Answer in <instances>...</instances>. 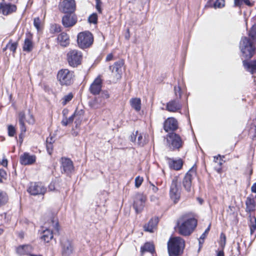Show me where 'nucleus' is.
<instances>
[{
	"mask_svg": "<svg viewBox=\"0 0 256 256\" xmlns=\"http://www.w3.org/2000/svg\"><path fill=\"white\" fill-rule=\"evenodd\" d=\"M197 226V220L194 218L184 216L177 222L178 233L183 236H188Z\"/></svg>",
	"mask_w": 256,
	"mask_h": 256,
	"instance_id": "nucleus-1",
	"label": "nucleus"
},
{
	"mask_svg": "<svg viewBox=\"0 0 256 256\" xmlns=\"http://www.w3.org/2000/svg\"><path fill=\"white\" fill-rule=\"evenodd\" d=\"M184 240L180 237L172 238L168 242L169 256H180L184 252Z\"/></svg>",
	"mask_w": 256,
	"mask_h": 256,
	"instance_id": "nucleus-2",
	"label": "nucleus"
},
{
	"mask_svg": "<svg viewBox=\"0 0 256 256\" xmlns=\"http://www.w3.org/2000/svg\"><path fill=\"white\" fill-rule=\"evenodd\" d=\"M240 48L242 56L246 60L251 58L254 56L256 48L252 40L248 38L244 37L240 42Z\"/></svg>",
	"mask_w": 256,
	"mask_h": 256,
	"instance_id": "nucleus-3",
	"label": "nucleus"
},
{
	"mask_svg": "<svg viewBox=\"0 0 256 256\" xmlns=\"http://www.w3.org/2000/svg\"><path fill=\"white\" fill-rule=\"evenodd\" d=\"M74 72L66 68L60 70L57 74V79L62 86L71 85L74 82Z\"/></svg>",
	"mask_w": 256,
	"mask_h": 256,
	"instance_id": "nucleus-4",
	"label": "nucleus"
},
{
	"mask_svg": "<svg viewBox=\"0 0 256 256\" xmlns=\"http://www.w3.org/2000/svg\"><path fill=\"white\" fill-rule=\"evenodd\" d=\"M60 246L61 256H72L74 252V244L70 239L62 238L60 242Z\"/></svg>",
	"mask_w": 256,
	"mask_h": 256,
	"instance_id": "nucleus-5",
	"label": "nucleus"
},
{
	"mask_svg": "<svg viewBox=\"0 0 256 256\" xmlns=\"http://www.w3.org/2000/svg\"><path fill=\"white\" fill-rule=\"evenodd\" d=\"M166 140L168 147L172 150H179L184 144L180 136L174 132H169L167 134Z\"/></svg>",
	"mask_w": 256,
	"mask_h": 256,
	"instance_id": "nucleus-6",
	"label": "nucleus"
},
{
	"mask_svg": "<svg viewBox=\"0 0 256 256\" xmlns=\"http://www.w3.org/2000/svg\"><path fill=\"white\" fill-rule=\"evenodd\" d=\"M94 37L92 34L88 31L79 33L77 36L78 46L84 49L90 47L93 43Z\"/></svg>",
	"mask_w": 256,
	"mask_h": 256,
	"instance_id": "nucleus-7",
	"label": "nucleus"
},
{
	"mask_svg": "<svg viewBox=\"0 0 256 256\" xmlns=\"http://www.w3.org/2000/svg\"><path fill=\"white\" fill-rule=\"evenodd\" d=\"M68 64L73 68L77 67L81 64L82 55L81 52L73 50L69 51L66 54Z\"/></svg>",
	"mask_w": 256,
	"mask_h": 256,
	"instance_id": "nucleus-8",
	"label": "nucleus"
},
{
	"mask_svg": "<svg viewBox=\"0 0 256 256\" xmlns=\"http://www.w3.org/2000/svg\"><path fill=\"white\" fill-rule=\"evenodd\" d=\"M28 192L33 196L44 195L46 192V188L42 182H31L28 189Z\"/></svg>",
	"mask_w": 256,
	"mask_h": 256,
	"instance_id": "nucleus-9",
	"label": "nucleus"
},
{
	"mask_svg": "<svg viewBox=\"0 0 256 256\" xmlns=\"http://www.w3.org/2000/svg\"><path fill=\"white\" fill-rule=\"evenodd\" d=\"M146 200V196L142 194L137 193L134 196V198L133 207L137 214L143 210Z\"/></svg>",
	"mask_w": 256,
	"mask_h": 256,
	"instance_id": "nucleus-10",
	"label": "nucleus"
},
{
	"mask_svg": "<svg viewBox=\"0 0 256 256\" xmlns=\"http://www.w3.org/2000/svg\"><path fill=\"white\" fill-rule=\"evenodd\" d=\"M170 196L171 200L174 204L177 203L180 198V190L178 186L176 179H174L172 181L170 187Z\"/></svg>",
	"mask_w": 256,
	"mask_h": 256,
	"instance_id": "nucleus-11",
	"label": "nucleus"
},
{
	"mask_svg": "<svg viewBox=\"0 0 256 256\" xmlns=\"http://www.w3.org/2000/svg\"><path fill=\"white\" fill-rule=\"evenodd\" d=\"M25 122L31 124H34V118L30 110H28V118L27 120H26V115L24 112H20L18 114V123L20 126V130L22 132H26Z\"/></svg>",
	"mask_w": 256,
	"mask_h": 256,
	"instance_id": "nucleus-12",
	"label": "nucleus"
},
{
	"mask_svg": "<svg viewBox=\"0 0 256 256\" xmlns=\"http://www.w3.org/2000/svg\"><path fill=\"white\" fill-rule=\"evenodd\" d=\"M76 6L74 0H63L59 5L60 10L65 14L74 13Z\"/></svg>",
	"mask_w": 256,
	"mask_h": 256,
	"instance_id": "nucleus-13",
	"label": "nucleus"
},
{
	"mask_svg": "<svg viewBox=\"0 0 256 256\" xmlns=\"http://www.w3.org/2000/svg\"><path fill=\"white\" fill-rule=\"evenodd\" d=\"M102 80L100 76H98L90 84L89 88V91L93 95L96 96L100 94L102 91Z\"/></svg>",
	"mask_w": 256,
	"mask_h": 256,
	"instance_id": "nucleus-14",
	"label": "nucleus"
},
{
	"mask_svg": "<svg viewBox=\"0 0 256 256\" xmlns=\"http://www.w3.org/2000/svg\"><path fill=\"white\" fill-rule=\"evenodd\" d=\"M196 172V170L192 168L187 172L183 179L182 186L187 192H190L191 190L192 180Z\"/></svg>",
	"mask_w": 256,
	"mask_h": 256,
	"instance_id": "nucleus-15",
	"label": "nucleus"
},
{
	"mask_svg": "<svg viewBox=\"0 0 256 256\" xmlns=\"http://www.w3.org/2000/svg\"><path fill=\"white\" fill-rule=\"evenodd\" d=\"M60 162L62 173L66 174L68 175L72 173L74 170L72 160L68 158H62Z\"/></svg>",
	"mask_w": 256,
	"mask_h": 256,
	"instance_id": "nucleus-16",
	"label": "nucleus"
},
{
	"mask_svg": "<svg viewBox=\"0 0 256 256\" xmlns=\"http://www.w3.org/2000/svg\"><path fill=\"white\" fill-rule=\"evenodd\" d=\"M77 22V17L74 13L66 14L62 18V24L65 28L74 26Z\"/></svg>",
	"mask_w": 256,
	"mask_h": 256,
	"instance_id": "nucleus-17",
	"label": "nucleus"
},
{
	"mask_svg": "<svg viewBox=\"0 0 256 256\" xmlns=\"http://www.w3.org/2000/svg\"><path fill=\"white\" fill-rule=\"evenodd\" d=\"M178 128V121L174 118H169L164 122V129L166 132H174V131L176 130Z\"/></svg>",
	"mask_w": 256,
	"mask_h": 256,
	"instance_id": "nucleus-18",
	"label": "nucleus"
},
{
	"mask_svg": "<svg viewBox=\"0 0 256 256\" xmlns=\"http://www.w3.org/2000/svg\"><path fill=\"white\" fill-rule=\"evenodd\" d=\"M16 10V5L10 3H0V13L4 16H7L15 12Z\"/></svg>",
	"mask_w": 256,
	"mask_h": 256,
	"instance_id": "nucleus-19",
	"label": "nucleus"
},
{
	"mask_svg": "<svg viewBox=\"0 0 256 256\" xmlns=\"http://www.w3.org/2000/svg\"><path fill=\"white\" fill-rule=\"evenodd\" d=\"M179 98L172 100L166 104V110L170 112H176L182 109V105Z\"/></svg>",
	"mask_w": 256,
	"mask_h": 256,
	"instance_id": "nucleus-20",
	"label": "nucleus"
},
{
	"mask_svg": "<svg viewBox=\"0 0 256 256\" xmlns=\"http://www.w3.org/2000/svg\"><path fill=\"white\" fill-rule=\"evenodd\" d=\"M124 64L122 60H118L114 63L112 66H109L110 70L114 73L117 79H120L121 78L122 74V67Z\"/></svg>",
	"mask_w": 256,
	"mask_h": 256,
	"instance_id": "nucleus-21",
	"label": "nucleus"
},
{
	"mask_svg": "<svg viewBox=\"0 0 256 256\" xmlns=\"http://www.w3.org/2000/svg\"><path fill=\"white\" fill-rule=\"evenodd\" d=\"M33 46L32 34L30 32H27L26 34V38L22 46V50L24 52H29L32 50Z\"/></svg>",
	"mask_w": 256,
	"mask_h": 256,
	"instance_id": "nucleus-22",
	"label": "nucleus"
},
{
	"mask_svg": "<svg viewBox=\"0 0 256 256\" xmlns=\"http://www.w3.org/2000/svg\"><path fill=\"white\" fill-rule=\"evenodd\" d=\"M36 160L34 155H30L28 152H24L20 156V161L22 165H30L34 164Z\"/></svg>",
	"mask_w": 256,
	"mask_h": 256,
	"instance_id": "nucleus-23",
	"label": "nucleus"
},
{
	"mask_svg": "<svg viewBox=\"0 0 256 256\" xmlns=\"http://www.w3.org/2000/svg\"><path fill=\"white\" fill-rule=\"evenodd\" d=\"M168 160V164L170 168L176 170H180L183 166V162L182 159L174 160L169 158H166Z\"/></svg>",
	"mask_w": 256,
	"mask_h": 256,
	"instance_id": "nucleus-24",
	"label": "nucleus"
},
{
	"mask_svg": "<svg viewBox=\"0 0 256 256\" xmlns=\"http://www.w3.org/2000/svg\"><path fill=\"white\" fill-rule=\"evenodd\" d=\"M158 222V217L152 218L144 226V230L146 232H153L154 230L156 228Z\"/></svg>",
	"mask_w": 256,
	"mask_h": 256,
	"instance_id": "nucleus-25",
	"label": "nucleus"
},
{
	"mask_svg": "<svg viewBox=\"0 0 256 256\" xmlns=\"http://www.w3.org/2000/svg\"><path fill=\"white\" fill-rule=\"evenodd\" d=\"M243 66L247 71L252 74L256 73V60H252L249 62L244 60L242 62Z\"/></svg>",
	"mask_w": 256,
	"mask_h": 256,
	"instance_id": "nucleus-26",
	"label": "nucleus"
},
{
	"mask_svg": "<svg viewBox=\"0 0 256 256\" xmlns=\"http://www.w3.org/2000/svg\"><path fill=\"white\" fill-rule=\"evenodd\" d=\"M58 42L62 46L66 47L70 44V38L68 34L66 32H62L57 38Z\"/></svg>",
	"mask_w": 256,
	"mask_h": 256,
	"instance_id": "nucleus-27",
	"label": "nucleus"
},
{
	"mask_svg": "<svg viewBox=\"0 0 256 256\" xmlns=\"http://www.w3.org/2000/svg\"><path fill=\"white\" fill-rule=\"evenodd\" d=\"M104 103L105 102L98 96L89 101L88 105L92 108L97 109L100 108Z\"/></svg>",
	"mask_w": 256,
	"mask_h": 256,
	"instance_id": "nucleus-28",
	"label": "nucleus"
},
{
	"mask_svg": "<svg viewBox=\"0 0 256 256\" xmlns=\"http://www.w3.org/2000/svg\"><path fill=\"white\" fill-rule=\"evenodd\" d=\"M84 114V110L82 109L76 108L74 113V116L76 127L78 128L80 124Z\"/></svg>",
	"mask_w": 256,
	"mask_h": 256,
	"instance_id": "nucleus-29",
	"label": "nucleus"
},
{
	"mask_svg": "<svg viewBox=\"0 0 256 256\" xmlns=\"http://www.w3.org/2000/svg\"><path fill=\"white\" fill-rule=\"evenodd\" d=\"M246 212L250 214L256 210L255 200L254 198L248 197L246 201Z\"/></svg>",
	"mask_w": 256,
	"mask_h": 256,
	"instance_id": "nucleus-30",
	"label": "nucleus"
},
{
	"mask_svg": "<svg viewBox=\"0 0 256 256\" xmlns=\"http://www.w3.org/2000/svg\"><path fill=\"white\" fill-rule=\"evenodd\" d=\"M146 252H149L152 254L155 252L154 246L152 243L146 242L144 246H141L140 252L142 254Z\"/></svg>",
	"mask_w": 256,
	"mask_h": 256,
	"instance_id": "nucleus-31",
	"label": "nucleus"
},
{
	"mask_svg": "<svg viewBox=\"0 0 256 256\" xmlns=\"http://www.w3.org/2000/svg\"><path fill=\"white\" fill-rule=\"evenodd\" d=\"M54 237L53 232L49 228L42 230L41 238L46 242H48Z\"/></svg>",
	"mask_w": 256,
	"mask_h": 256,
	"instance_id": "nucleus-32",
	"label": "nucleus"
},
{
	"mask_svg": "<svg viewBox=\"0 0 256 256\" xmlns=\"http://www.w3.org/2000/svg\"><path fill=\"white\" fill-rule=\"evenodd\" d=\"M248 218L250 223L248 226L250 228V233L251 235H252L256 230V218L254 216H252L250 214L248 216Z\"/></svg>",
	"mask_w": 256,
	"mask_h": 256,
	"instance_id": "nucleus-33",
	"label": "nucleus"
},
{
	"mask_svg": "<svg viewBox=\"0 0 256 256\" xmlns=\"http://www.w3.org/2000/svg\"><path fill=\"white\" fill-rule=\"evenodd\" d=\"M131 106L136 112H139L141 109V100L140 98H132L130 100Z\"/></svg>",
	"mask_w": 256,
	"mask_h": 256,
	"instance_id": "nucleus-34",
	"label": "nucleus"
},
{
	"mask_svg": "<svg viewBox=\"0 0 256 256\" xmlns=\"http://www.w3.org/2000/svg\"><path fill=\"white\" fill-rule=\"evenodd\" d=\"M30 250V246L28 245L20 246L16 248V252L19 255H24L27 254Z\"/></svg>",
	"mask_w": 256,
	"mask_h": 256,
	"instance_id": "nucleus-35",
	"label": "nucleus"
},
{
	"mask_svg": "<svg viewBox=\"0 0 256 256\" xmlns=\"http://www.w3.org/2000/svg\"><path fill=\"white\" fill-rule=\"evenodd\" d=\"M8 196L4 191L0 190V208L4 206L8 201Z\"/></svg>",
	"mask_w": 256,
	"mask_h": 256,
	"instance_id": "nucleus-36",
	"label": "nucleus"
},
{
	"mask_svg": "<svg viewBox=\"0 0 256 256\" xmlns=\"http://www.w3.org/2000/svg\"><path fill=\"white\" fill-rule=\"evenodd\" d=\"M51 226L54 228L56 232H59V224L58 219L54 217H51L50 220Z\"/></svg>",
	"mask_w": 256,
	"mask_h": 256,
	"instance_id": "nucleus-37",
	"label": "nucleus"
},
{
	"mask_svg": "<svg viewBox=\"0 0 256 256\" xmlns=\"http://www.w3.org/2000/svg\"><path fill=\"white\" fill-rule=\"evenodd\" d=\"M136 144L139 146H143L146 144L145 138H143V134L138 132Z\"/></svg>",
	"mask_w": 256,
	"mask_h": 256,
	"instance_id": "nucleus-38",
	"label": "nucleus"
},
{
	"mask_svg": "<svg viewBox=\"0 0 256 256\" xmlns=\"http://www.w3.org/2000/svg\"><path fill=\"white\" fill-rule=\"evenodd\" d=\"M18 46V44L17 42H12V40H10L9 42L6 44V47H8V48L14 54Z\"/></svg>",
	"mask_w": 256,
	"mask_h": 256,
	"instance_id": "nucleus-39",
	"label": "nucleus"
},
{
	"mask_svg": "<svg viewBox=\"0 0 256 256\" xmlns=\"http://www.w3.org/2000/svg\"><path fill=\"white\" fill-rule=\"evenodd\" d=\"M74 97V95L72 92H70L68 94L64 96L62 99V104L65 106L68 102H70Z\"/></svg>",
	"mask_w": 256,
	"mask_h": 256,
	"instance_id": "nucleus-40",
	"label": "nucleus"
},
{
	"mask_svg": "<svg viewBox=\"0 0 256 256\" xmlns=\"http://www.w3.org/2000/svg\"><path fill=\"white\" fill-rule=\"evenodd\" d=\"M88 20L90 23L96 24L98 22V16L96 13H93L88 17Z\"/></svg>",
	"mask_w": 256,
	"mask_h": 256,
	"instance_id": "nucleus-41",
	"label": "nucleus"
},
{
	"mask_svg": "<svg viewBox=\"0 0 256 256\" xmlns=\"http://www.w3.org/2000/svg\"><path fill=\"white\" fill-rule=\"evenodd\" d=\"M250 36L256 42V26L254 25L249 32Z\"/></svg>",
	"mask_w": 256,
	"mask_h": 256,
	"instance_id": "nucleus-42",
	"label": "nucleus"
},
{
	"mask_svg": "<svg viewBox=\"0 0 256 256\" xmlns=\"http://www.w3.org/2000/svg\"><path fill=\"white\" fill-rule=\"evenodd\" d=\"M224 6V0H216L214 4L215 8H221Z\"/></svg>",
	"mask_w": 256,
	"mask_h": 256,
	"instance_id": "nucleus-43",
	"label": "nucleus"
},
{
	"mask_svg": "<svg viewBox=\"0 0 256 256\" xmlns=\"http://www.w3.org/2000/svg\"><path fill=\"white\" fill-rule=\"evenodd\" d=\"M143 178L140 176H136L135 178V186L137 188H139L143 182Z\"/></svg>",
	"mask_w": 256,
	"mask_h": 256,
	"instance_id": "nucleus-44",
	"label": "nucleus"
},
{
	"mask_svg": "<svg viewBox=\"0 0 256 256\" xmlns=\"http://www.w3.org/2000/svg\"><path fill=\"white\" fill-rule=\"evenodd\" d=\"M40 20L38 17L34 18V25L38 30H39L40 29Z\"/></svg>",
	"mask_w": 256,
	"mask_h": 256,
	"instance_id": "nucleus-45",
	"label": "nucleus"
},
{
	"mask_svg": "<svg viewBox=\"0 0 256 256\" xmlns=\"http://www.w3.org/2000/svg\"><path fill=\"white\" fill-rule=\"evenodd\" d=\"M226 243V235L224 233H221L220 235V245L221 246L224 248Z\"/></svg>",
	"mask_w": 256,
	"mask_h": 256,
	"instance_id": "nucleus-46",
	"label": "nucleus"
},
{
	"mask_svg": "<svg viewBox=\"0 0 256 256\" xmlns=\"http://www.w3.org/2000/svg\"><path fill=\"white\" fill-rule=\"evenodd\" d=\"M16 133L15 128L12 125H10L8 126V134L10 136H14Z\"/></svg>",
	"mask_w": 256,
	"mask_h": 256,
	"instance_id": "nucleus-47",
	"label": "nucleus"
},
{
	"mask_svg": "<svg viewBox=\"0 0 256 256\" xmlns=\"http://www.w3.org/2000/svg\"><path fill=\"white\" fill-rule=\"evenodd\" d=\"M253 130L254 131V134L253 137L256 136V118L253 120L252 126L250 129V133L252 132Z\"/></svg>",
	"mask_w": 256,
	"mask_h": 256,
	"instance_id": "nucleus-48",
	"label": "nucleus"
},
{
	"mask_svg": "<svg viewBox=\"0 0 256 256\" xmlns=\"http://www.w3.org/2000/svg\"><path fill=\"white\" fill-rule=\"evenodd\" d=\"M51 30L54 32H60L61 31V26L56 24L52 25Z\"/></svg>",
	"mask_w": 256,
	"mask_h": 256,
	"instance_id": "nucleus-49",
	"label": "nucleus"
},
{
	"mask_svg": "<svg viewBox=\"0 0 256 256\" xmlns=\"http://www.w3.org/2000/svg\"><path fill=\"white\" fill-rule=\"evenodd\" d=\"M102 98V100L105 102V100L108 99L110 97L109 93L106 90L102 91L100 93V96H99Z\"/></svg>",
	"mask_w": 256,
	"mask_h": 256,
	"instance_id": "nucleus-50",
	"label": "nucleus"
},
{
	"mask_svg": "<svg viewBox=\"0 0 256 256\" xmlns=\"http://www.w3.org/2000/svg\"><path fill=\"white\" fill-rule=\"evenodd\" d=\"M174 92L176 96H178V98L179 99H180L182 98V92H181V88L180 86H175L174 87Z\"/></svg>",
	"mask_w": 256,
	"mask_h": 256,
	"instance_id": "nucleus-51",
	"label": "nucleus"
},
{
	"mask_svg": "<svg viewBox=\"0 0 256 256\" xmlns=\"http://www.w3.org/2000/svg\"><path fill=\"white\" fill-rule=\"evenodd\" d=\"M46 148L48 154H51L53 150L52 144H51L50 142L48 144H46Z\"/></svg>",
	"mask_w": 256,
	"mask_h": 256,
	"instance_id": "nucleus-52",
	"label": "nucleus"
},
{
	"mask_svg": "<svg viewBox=\"0 0 256 256\" xmlns=\"http://www.w3.org/2000/svg\"><path fill=\"white\" fill-rule=\"evenodd\" d=\"M210 228V224L208 226L205 230L204 232L200 236V239L204 240V239L206 238L207 234H208Z\"/></svg>",
	"mask_w": 256,
	"mask_h": 256,
	"instance_id": "nucleus-53",
	"label": "nucleus"
},
{
	"mask_svg": "<svg viewBox=\"0 0 256 256\" xmlns=\"http://www.w3.org/2000/svg\"><path fill=\"white\" fill-rule=\"evenodd\" d=\"M138 134V131H136L135 133L133 132L132 134H131L130 138V140L131 142H134L136 143Z\"/></svg>",
	"mask_w": 256,
	"mask_h": 256,
	"instance_id": "nucleus-54",
	"label": "nucleus"
},
{
	"mask_svg": "<svg viewBox=\"0 0 256 256\" xmlns=\"http://www.w3.org/2000/svg\"><path fill=\"white\" fill-rule=\"evenodd\" d=\"M6 176L7 174L6 172L4 169L0 168V176L1 178H0L2 179V178L6 180Z\"/></svg>",
	"mask_w": 256,
	"mask_h": 256,
	"instance_id": "nucleus-55",
	"label": "nucleus"
},
{
	"mask_svg": "<svg viewBox=\"0 0 256 256\" xmlns=\"http://www.w3.org/2000/svg\"><path fill=\"white\" fill-rule=\"evenodd\" d=\"M96 8L97 10L100 12H102V9L100 8L101 2L100 0H96Z\"/></svg>",
	"mask_w": 256,
	"mask_h": 256,
	"instance_id": "nucleus-56",
	"label": "nucleus"
},
{
	"mask_svg": "<svg viewBox=\"0 0 256 256\" xmlns=\"http://www.w3.org/2000/svg\"><path fill=\"white\" fill-rule=\"evenodd\" d=\"M8 163V161L5 157H4L2 158V160L0 162V164L4 167H7Z\"/></svg>",
	"mask_w": 256,
	"mask_h": 256,
	"instance_id": "nucleus-57",
	"label": "nucleus"
},
{
	"mask_svg": "<svg viewBox=\"0 0 256 256\" xmlns=\"http://www.w3.org/2000/svg\"><path fill=\"white\" fill-rule=\"evenodd\" d=\"M244 0H234V4L236 6H240L243 4Z\"/></svg>",
	"mask_w": 256,
	"mask_h": 256,
	"instance_id": "nucleus-58",
	"label": "nucleus"
},
{
	"mask_svg": "<svg viewBox=\"0 0 256 256\" xmlns=\"http://www.w3.org/2000/svg\"><path fill=\"white\" fill-rule=\"evenodd\" d=\"M48 190L50 191L54 190H55V184L54 182H50L48 186Z\"/></svg>",
	"mask_w": 256,
	"mask_h": 256,
	"instance_id": "nucleus-59",
	"label": "nucleus"
},
{
	"mask_svg": "<svg viewBox=\"0 0 256 256\" xmlns=\"http://www.w3.org/2000/svg\"><path fill=\"white\" fill-rule=\"evenodd\" d=\"M25 132H22V131L20 130V134H19V136H18L19 140H20V143H22V142L23 141V138L24 136V134Z\"/></svg>",
	"mask_w": 256,
	"mask_h": 256,
	"instance_id": "nucleus-60",
	"label": "nucleus"
},
{
	"mask_svg": "<svg viewBox=\"0 0 256 256\" xmlns=\"http://www.w3.org/2000/svg\"><path fill=\"white\" fill-rule=\"evenodd\" d=\"M113 58V54H108L106 58V61L109 62Z\"/></svg>",
	"mask_w": 256,
	"mask_h": 256,
	"instance_id": "nucleus-61",
	"label": "nucleus"
},
{
	"mask_svg": "<svg viewBox=\"0 0 256 256\" xmlns=\"http://www.w3.org/2000/svg\"><path fill=\"white\" fill-rule=\"evenodd\" d=\"M62 124L64 126H66L68 124H70L68 122V118H63V120L62 121Z\"/></svg>",
	"mask_w": 256,
	"mask_h": 256,
	"instance_id": "nucleus-62",
	"label": "nucleus"
},
{
	"mask_svg": "<svg viewBox=\"0 0 256 256\" xmlns=\"http://www.w3.org/2000/svg\"><path fill=\"white\" fill-rule=\"evenodd\" d=\"M252 192H256V182L253 184L251 188Z\"/></svg>",
	"mask_w": 256,
	"mask_h": 256,
	"instance_id": "nucleus-63",
	"label": "nucleus"
},
{
	"mask_svg": "<svg viewBox=\"0 0 256 256\" xmlns=\"http://www.w3.org/2000/svg\"><path fill=\"white\" fill-rule=\"evenodd\" d=\"M216 256H224L223 250H220L217 252Z\"/></svg>",
	"mask_w": 256,
	"mask_h": 256,
	"instance_id": "nucleus-64",
	"label": "nucleus"
}]
</instances>
